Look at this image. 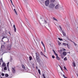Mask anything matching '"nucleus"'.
<instances>
[{
    "label": "nucleus",
    "mask_w": 78,
    "mask_h": 78,
    "mask_svg": "<svg viewBox=\"0 0 78 78\" xmlns=\"http://www.w3.org/2000/svg\"><path fill=\"white\" fill-rule=\"evenodd\" d=\"M7 69H8V71H9V67H7Z\"/></svg>",
    "instance_id": "38"
},
{
    "label": "nucleus",
    "mask_w": 78,
    "mask_h": 78,
    "mask_svg": "<svg viewBox=\"0 0 78 78\" xmlns=\"http://www.w3.org/2000/svg\"><path fill=\"white\" fill-rule=\"evenodd\" d=\"M53 19L54 20H55V21H58V20L56 19L55 18V17H53Z\"/></svg>",
    "instance_id": "20"
},
{
    "label": "nucleus",
    "mask_w": 78,
    "mask_h": 78,
    "mask_svg": "<svg viewBox=\"0 0 78 78\" xmlns=\"http://www.w3.org/2000/svg\"><path fill=\"white\" fill-rule=\"evenodd\" d=\"M12 5L13 6H14V4H12Z\"/></svg>",
    "instance_id": "54"
},
{
    "label": "nucleus",
    "mask_w": 78,
    "mask_h": 78,
    "mask_svg": "<svg viewBox=\"0 0 78 78\" xmlns=\"http://www.w3.org/2000/svg\"><path fill=\"white\" fill-rule=\"evenodd\" d=\"M3 69L2 68V71H3Z\"/></svg>",
    "instance_id": "51"
},
{
    "label": "nucleus",
    "mask_w": 78,
    "mask_h": 78,
    "mask_svg": "<svg viewBox=\"0 0 78 78\" xmlns=\"http://www.w3.org/2000/svg\"><path fill=\"white\" fill-rule=\"evenodd\" d=\"M66 45H67L68 48H69V49H70V47H69V45L68 44H66Z\"/></svg>",
    "instance_id": "25"
},
{
    "label": "nucleus",
    "mask_w": 78,
    "mask_h": 78,
    "mask_svg": "<svg viewBox=\"0 0 78 78\" xmlns=\"http://www.w3.org/2000/svg\"><path fill=\"white\" fill-rule=\"evenodd\" d=\"M63 50H64V51H66V49L63 48Z\"/></svg>",
    "instance_id": "47"
},
{
    "label": "nucleus",
    "mask_w": 78,
    "mask_h": 78,
    "mask_svg": "<svg viewBox=\"0 0 78 78\" xmlns=\"http://www.w3.org/2000/svg\"><path fill=\"white\" fill-rule=\"evenodd\" d=\"M52 57L53 59L55 58V56L54 55H52Z\"/></svg>",
    "instance_id": "41"
},
{
    "label": "nucleus",
    "mask_w": 78,
    "mask_h": 78,
    "mask_svg": "<svg viewBox=\"0 0 78 78\" xmlns=\"http://www.w3.org/2000/svg\"><path fill=\"white\" fill-rule=\"evenodd\" d=\"M4 38H6V37H5V36H3V37L2 38V39H4Z\"/></svg>",
    "instance_id": "40"
},
{
    "label": "nucleus",
    "mask_w": 78,
    "mask_h": 78,
    "mask_svg": "<svg viewBox=\"0 0 78 78\" xmlns=\"http://www.w3.org/2000/svg\"><path fill=\"white\" fill-rule=\"evenodd\" d=\"M38 72L39 74H40V75H41V70H40V69H38Z\"/></svg>",
    "instance_id": "21"
},
{
    "label": "nucleus",
    "mask_w": 78,
    "mask_h": 78,
    "mask_svg": "<svg viewBox=\"0 0 78 78\" xmlns=\"http://www.w3.org/2000/svg\"><path fill=\"white\" fill-rule=\"evenodd\" d=\"M44 49V52H45V48Z\"/></svg>",
    "instance_id": "50"
},
{
    "label": "nucleus",
    "mask_w": 78,
    "mask_h": 78,
    "mask_svg": "<svg viewBox=\"0 0 78 78\" xmlns=\"http://www.w3.org/2000/svg\"><path fill=\"white\" fill-rule=\"evenodd\" d=\"M64 69L65 70H67V69L66 68V66H64Z\"/></svg>",
    "instance_id": "31"
},
{
    "label": "nucleus",
    "mask_w": 78,
    "mask_h": 78,
    "mask_svg": "<svg viewBox=\"0 0 78 78\" xmlns=\"http://www.w3.org/2000/svg\"><path fill=\"white\" fill-rule=\"evenodd\" d=\"M59 28H60V29L61 30H62V28L61 27V26L59 25Z\"/></svg>",
    "instance_id": "36"
},
{
    "label": "nucleus",
    "mask_w": 78,
    "mask_h": 78,
    "mask_svg": "<svg viewBox=\"0 0 78 78\" xmlns=\"http://www.w3.org/2000/svg\"><path fill=\"white\" fill-rule=\"evenodd\" d=\"M53 51L54 53V54L55 55V56L58 55L56 53V52H55V51L54 50H53Z\"/></svg>",
    "instance_id": "18"
},
{
    "label": "nucleus",
    "mask_w": 78,
    "mask_h": 78,
    "mask_svg": "<svg viewBox=\"0 0 78 78\" xmlns=\"http://www.w3.org/2000/svg\"><path fill=\"white\" fill-rule=\"evenodd\" d=\"M12 73H16V69L13 68H12Z\"/></svg>",
    "instance_id": "5"
},
{
    "label": "nucleus",
    "mask_w": 78,
    "mask_h": 78,
    "mask_svg": "<svg viewBox=\"0 0 78 78\" xmlns=\"http://www.w3.org/2000/svg\"><path fill=\"white\" fill-rule=\"evenodd\" d=\"M59 8V5H57L55 6V9H58V8Z\"/></svg>",
    "instance_id": "8"
},
{
    "label": "nucleus",
    "mask_w": 78,
    "mask_h": 78,
    "mask_svg": "<svg viewBox=\"0 0 78 78\" xmlns=\"http://www.w3.org/2000/svg\"><path fill=\"white\" fill-rule=\"evenodd\" d=\"M10 1L12 3V4H13V3H12V0H10Z\"/></svg>",
    "instance_id": "44"
},
{
    "label": "nucleus",
    "mask_w": 78,
    "mask_h": 78,
    "mask_svg": "<svg viewBox=\"0 0 78 78\" xmlns=\"http://www.w3.org/2000/svg\"><path fill=\"white\" fill-rule=\"evenodd\" d=\"M3 62V58H2L1 59H0V66H1V62Z\"/></svg>",
    "instance_id": "10"
},
{
    "label": "nucleus",
    "mask_w": 78,
    "mask_h": 78,
    "mask_svg": "<svg viewBox=\"0 0 78 78\" xmlns=\"http://www.w3.org/2000/svg\"><path fill=\"white\" fill-rule=\"evenodd\" d=\"M25 19L26 22H28V20H27V18H25Z\"/></svg>",
    "instance_id": "35"
},
{
    "label": "nucleus",
    "mask_w": 78,
    "mask_h": 78,
    "mask_svg": "<svg viewBox=\"0 0 78 78\" xmlns=\"http://www.w3.org/2000/svg\"><path fill=\"white\" fill-rule=\"evenodd\" d=\"M5 48V46H4V45H1V48Z\"/></svg>",
    "instance_id": "17"
},
{
    "label": "nucleus",
    "mask_w": 78,
    "mask_h": 78,
    "mask_svg": "<svg viewBox=\"0 0 78 78\" xmlns=\"http://www.w3.org/2000/svg\"><path fill=\"white\" fill-rule=\"evenodd\" d=\"M60 31H61V32H62L63 34V35L64 36H66V33H64V31H63L62 30H60Z\"/></svg>",
    "instance_id": "6"
},
{
    "label": "nucleus",
    "mask_w": 78,
    "mask_h": 78,
    "mask_svg": "<svg viewBox=\"0 0 78 78\" xmlns=\"http://www.w3.org/2000/svg\"><path fill=\"white\" fill-rule=\"evenodd\" d=\"M44 23H47V21L45 20H44Z\"/></svg>",
    "instance_id": "34"
},
{
    "label": "nucleus",
    "mask_w": 78,
    "mask_h": 78,
    "mask_svg": "<svg viewBox=\"0 0 78 78\" xmlns=\"http://www.w3.org/2000/svg\"><path fill=\"white\" fill-rule=\"evenodd\" d=\"M5 76H6V77H8V76L9 75H8V74H6L5 75Z\"/></svg>",
    "instance_id": "23"
},
{
    "label": "nucleus",
    "mask_w": 78,
    "mask_h": 78,
    "mask_svg": "<svg viewBox=\"0 0 78 78\" xmlns=\"http://www.w3.org/2000/svg\"><path fill=\"white\" fill-rule=\"evenodd\" d=\"M36 55V58L37 61H38V59L39 58V54L38 53H35Z\"/></svg>",
    "instance_id": "2"
},
{
    "label": "nucleus",
    "mask_w": 78,
    "mask_h": 78,
    "mask_svg": "<svg viewBox=\"0 0 78 78\" xmlns=\"http://www.w3.org/2000/svg\"><path fill=\"white\" fill-rule=\"evenodd\" d=\"M67 57H66L64 58V61H67Z\"/></svg>",
    "instance_id": "30"
},
{
    "label": "nucleus",
    "mask_w": 78,
    "mask_h": 78,
    "mask_svg": "<svg viewBox=\"0 0 78 78\" xmlns=\"http://www.w3.org/2000/svg\"><path fill=\"white\" fill-rule=\"evenodd\" d=\"M6 64H5V63L3 62V64L2 65V67H5L6 66Z\"/></svg>",
    "instance_id": "9"
},
{
    "label": "nucleus",
    "mask_w": 78,
    "mask_h": 78,
    "mask_svg": "<svg viewBox=\"0 0 78 78\" xmlns=\"http://www.w3.org/2000/svg\"><path fill=\"white\" fill-rule=\"evenodd\" d=\"M9 62H8L7 64V67H9Z\"/></svg>",
    "instance_id": "33"
},
{
    "label": "nucleus",
    "mask_w": 78,
    "mask_h": 78,
    "mask_svg": "<svg viewBox=\"0 0 78 78\" xmlns=\"http://www.w3.org/2000/svg\"><path fill=\"white\" fill-rule=\"evenodd\" d=\"M41 43L43 46L44 47V48H45V45L44 44V43H43L42 41H41Z\"/></svg>",
    "instance_id": "12"
},
{
    "label": "nucleus",
    "mask_w": 78,
    "mask_h": 78,
    "mask_svg": "<svg viewBox=\"0 0 78 78\" xmlns=\"http://www.w3.org/2000/svg\"><path fill=\"white\" fill-rule=\"evenodd\" d=\"M63 76L64 78H66V76H65V75H64V74H63Z\"/></svg>",
    "instance_id": "42"
},
{
    "label": "nucleus",
    "mask_w": 78,
    "mask_h": 78,
    "mask_svg": "<svg viewBox=\"0 0 78 78\" xmlns=\"http://www.w3.org/2000/svg\"><path fill=\"white\" fill-rule=\"evenodd\" d=\"M42 76H43V78H45V75H44V74H43Z\"/></svg>",
    "instance_id": "29"
},
{
    "label": "nucleus",
    "mask_w": 78,
    "mask_h": 78,
    "mask_svg": "<svg viewBox=\"0 0 78 78\" xmlns=\"http://www.w3.org/2000/svg\"><path fill=\"white\" fill-rule=\"evenodd\" d=\"M41 19H42L41 18Z\"/></svg>",
    "instance_id": "59"
},
{
    "label": "nucleus",
    "mask_w": 78,
    "mask_h": 78,
    "mask_svg": "<svg viewBox=\"0 0 78 78\" xmlns=\"http://www.w3.org/2000/svg\"><path fill=\"white\" fill-rule=\"evenodd\" d=\"M36 69H37V70L38 69V68L37 67V66H36Z\"/></svg>",
    "instance_id": "45"
},
{
    "label": "nucleus",
    "mask_w": 78,
    "mask_h": 78,
    "mask_svg": "<svg viewBox=\"0 0 78 78\" xmlns=\"http://www.w3.org/2000/svg\"><path fill=\"white\" fill-rule=\"evenodd\" d=\"M14 31L15 32H16V30H14Z\"/></svg>",
    "instance_id": "49"
},
{
    "label": "nucleus",
    "mask_w": 78,
    "mask_h": 78,
    "mask_svg": "<svg viewBox=\"0 0 78 78\" xmlns=\"http://www.w3.org/2000/svg\"><path fill=\"white\" fill-rule=\"evenodd\" d=\"M56 58L57 59V60H59V57H58V55H56Z\"/></svg>",
    "instance_id": "13"
},
{
    "label": "nucleus",
    "mask_w": 78,
    "mask_h": 78,
    "mask_svg": "<svg viewBox=\"0 0 78 78\" xmlns=\"http://www.w3.org/2000/svg\"><path fill=\"white\" fill-rule=\"evenodd\" d=\"M4 69L5 70H7V67H6V66H5L4 68Z\"/></svg>",
    "instance_id": "22"
},
{
    "label": "nucleus",
    "mask_w": 78,
    "mask_h": 78,
    "mask_svg": "<svg viewBox=\"0 0 78 78\" xmlns=\"http://www.w3.org/2000/svg\"><path fill=\"white\" fill-rule=\"evenodd\" d=\"M62 54L63 56H66V55H67V54L66 53V51H64V52H63Z\"/></svg>",
    "instance_id": "11"
},
{
    "label": "nucleus",
    "mask_w": 78,
    "mask_h": 78,
    "mask_svg": "<svg viewBox=\"0 0 78 78\" xmlns=\"http://www.w3.org/2000/svg\"><path fill=\"white\" fill-rule=\"evenodd\" d=\"M73 65L74 67H75V66H76L75 65L76 63L75 62H73Z\"/></svg>",
    "instance_id": "16"
},
{
    "label": "nucleus",
    "mask_w": 78,
    "mask_h": 78,
    "mask_svg": "<svg viewBox=\"0 0 78 78\" xmlns=\"http://www.w3.org/2000/svg\"><path fill=\"white\" fill-rule=\"evenodd\" d=\"M55 2V0H51L50 3H54Z\"/></svg>",
    "instance_id": "14"
},
{
    "label": "nucleus",
    "mask_w": 78,
    "mask_h": 78,
    "mask_svg": "<svg viewBox=\"0 0 78 78\" xmlns=\"http://www.w3.org/2000/svg\"><path fill=\"white\" fill-rule=\"evenodd\" d=\"M62 44H63V45H64V46H65V47L66 46V43H63Z\"/></svg>",
    "instance_id": "28"
},
{
    "label": "nucleus",
    "mask_w": 78,
    "mask_h": 78,
    "mask_svg": "<svg viewBox=\"0 0 78 78\" xmlns=\"http://www.w3.org/2000/svg\"><path fill=\"white\" fill-rule=\"evenodd\" d=\"M65 78H68L66 77H65Z\"/></svg>",
    "instance_id": "52"
},
{
    "label": "nucleus",
    "mask_w": 78,
    "mask_h": 78,
    "mask_svg": "<svg viewBox=\"0 0 78 78\" xmlns=\"http://www.w3.org/2000/svg\"><path fill=\"white\" fill-rule=\"evenodd\" d=\"M2 76H4V75H5V74H4V73H2Z\"/></svg>",
    "instance_id": "39"
},
{
    "label": "nucleus",
    "mask_w": 78,
    "mask_h": 78,
    "mask_svg": "<svg viewBox=\"0 0 78 78\" xmlns=\"http://www.w3.org/2000/svg\"><path fill=\"white\" fill-rule=\"evenodd\" d=\"M14 12H15V13L16 15H17V12L16 11V9H14Z\"/></svg>",
    "instance_id": "15"
},
{
    "label": "nucleus",
    "mask_w": 78,
    "mask_h": 78,
    "mask_svg": "<svg viewBox=\"0 0 78 78\" xmlns=\"http://www.w3.org/2000/svg\"><path fill=\"white\" fill-rule=\"evenodd\" d=\"M22 68H23V69H25V66H24V65H22Z\"/></svg>",
    "instance_id": "19"
},
{
    "label": "nucleus",
    "mask_w": 78,
    "mask_h": 78,
    "mask_svg": "<svg viewBox=\"0 0 78 78\" xmlns=\"http://www.w3.org/2000/svg\"><path fill=\"white\" fill-rule=\"evenodd\" d=\"M12 5L13 6H14V4H12Z\"/></svg>",
    "instance_id": "53"
},
{
    "label": "nucleus",
    "mask_w": 78,
    "mask_h": 78,
    "mask_svg": "<svg viewBox=\"0 0 78 78\" xmlns=\"http://www.w3.org/2000/svg\"><path fill=\"white\" fill-rule=\"evenodd\" d=\"M55 5L53 3H51L49 5L48 7L50 9H53L55 8Z\"/></svg>",
    "instance_id": "1"
},
{
    "label": "nucleus",
    "mask_w": 78,
    "mask_h": 78,
    "mask_svg": "<svg viewBox=\"0 0 78 78\" xmlns=\"http://www.w3.org/2000/svg\"><path fill=\"white\" fill-rule=\"evenodd\" d=\"M7 52H7V51H5L3 53V54H4V53H7Z\"/></svg>",
    "instance_id": "43"
},
{
    "label": "nucleus",
    "mask_w": 78,
    "mask_h": 78,
    "mask_svg": "<svg viewBox=\"0 0 78 78\" xmlns=\"http://www.w3.org/2000/svg\"><path fill=\"white\" fill-rule=\"evenodd\" d=\"M1 78H2V77H1Z\"/></svg>",
    "instance_id": "58"
},
{
    "label": "nucleus",
    "mask_w": 78,
    "mask_h": 78,
    "mask_svg": "<svg viewBox=\"0 0 78 78\" xmlns=\"http://www.w3.org/2000/svg\"><path fill=\"white\" fill-rule=\"evenodd\" d=\"M61 50V51H62V50Z\"/></svg>",
    "instance_id": "55"
},
{
    "label": "nucleus",
    "mask_w": 78,
    "mask_h": 78,
    "mask_svg": "<svg viewBox=\"0 0 78 78\" xmlns=\"http://www.w3.org/2000/svg\"><path fill=\"white\" fill-rule=\"evenodd\" d=\"M31 59H32V57H31V56L29 57V60L31 61Z\"/></svg>",
    "instance_id": "26"
},
{
    "label": "nucleus",
    "mask_w": 78,
    "mask_h": 78,
    "mask_svg": "<svg viewBox=\"0 0 78 78\" xmlns=\"http://www.w3.org/2000/svg\"><path fill=\"white\" fill-rule=\"evenodd\" d=\"M7 50H10L11 49V44H9L8 45L7 48Z\"/></svg>",
    "instance_id": "3"
},
{
    "label": "nucleus",
    "mask_w": 78,
    "mask_h": 78,
    "mask_svg": "<svg viewBox=\"0 0 78 78\" xmlns=\"http://www.w3.org/2000/svg\"><path fill=\"white\" fill-rule=\"evenodd\" d=\"M73 42L74 44L75 45V46L77 45L76 44V43H75V42Z\"/></svg>",
    "instance_id": "32"
},
{
    "label": "nucleus",
    "mask_w": 78,
    "mask_h": 78,
    "mask_svg": "<svg viewBox=\"0 0 78 78\" xmlns=\"http://www.w3.org/2000/svg\"><path fill=\"white\" fill-rule=\"evenodd\" d=\"M9 34H10V35H11V33H10V32L9 31Z\"/></svg>",
    "instance_id": "46"
},
{
    "label": "nucleus",
    "mask_w": 78,
    "mask_h": 78,
    "mask_svg": "<svg viewBox=\"0 0 78 78\" xmlns=\"http://www.w3.org/2000/svg\"><path fill=\"white\" fill-rule=\"evenodd\" d=\"M40 53L41 55H42V56H44V57H45V58H47V56H46L45 55H44V54L43 52H42L41 51L40 52Z\"/></svg>",
    "instance_id": "7"
},
{
    "label": "nucleus",
    "mask_w": 78,
    "mask_h": 78,
    "mask_svg": "<svg viewBox=\"0 0 78 78\" xmlns=\"http://www.w3.org/2000/svg\"><path fill=\"white\" fill-rule=\"evenodd\" d=\"M60 67L61 68V70L62 71V68H61V67L60 66Z\"/></svg>",
    "instance_id": "48"
},
{
    "label": "nucleus",
    "mask_w": 78,
    "mask_h": 78,
    "mask_svg": "<svg viewBox=\"0 0 78 78\" xmlns=\"http://www.w3.org/2000/svg\"><path fill=\"white\" fill-rule=\"evenodd\" d=\"M58 39L59 40V41H63V40H62V39H61L60 38H58Z\"/></svg>",
    "instance_id": "27"
},
{
    "label": "nucleus",
    "mask_w": 78,
    "mask_h": 78,
    "mask_svg": "<svg viewBox=\"0 0 78 78\" xmlns=\"http://www.w3.org/2000/svg\"><path fill=\"white\" fill-rule=\"evenodd\" d=\"M13 27L14 28V30H16V27H15V25H13Z\"/></svg>",
    "instance_id": "24"
},
{
    "label": "nucleus",
    "mask_w": 78,
    "mask_h": 78,
    "mask_svg": "<svg viewBox=\"0 0 78 78\" xmlns=\"http://www.w3.org/2000/svg\"><path fill=\"white\" fill-rule=\"evenodd\" d=\"M10 61H11V60H10Z\"/></svg>",
    "instance_id": "56"
},
{
    "label": "nucleus",
    "mask_w": 78,
    "mask_h": 78,
    "mask_svg": "<svg viewBox=\"0 0 78 78\" xmlns=\"http://www.w3.org/2000/svg\"><path fill=\"white\" fill-rule=\"evenodd\" d=\"M70 53V52H69V53Z\"/></svg>",
    "instance_id": "57"
},
{
    "label": "nucleus",
    "mask_w": 78,
    "mask_h": 78,
    "mask_svg": "<svg viewBox=\"0 0 78 78\" xmlns=\"http://www.w3.org/2000/svg\"><path fill=\"white\" fill-rule=\"evenodd\" d=\"M50 3V1L49 0H47L45 2V5L46 6H48Z\"/></svg>",
    "instance_id": "4"
},
{
    "label": "nucleus",
    "mask_w": 78,
    "mask_h": 78,
    "mask_svg": "<svg viewBox=\"0 0 78 78\" xmlns=\"http://www.w3.org/2000/svg\"><path fill=\"white\" fill-rule=\"evenodd\" d=\"M58 44L59 45H60L61 44V43L59 42H58Z\"/></svg>",
    "instance_id": "37"
}]
</instances>
